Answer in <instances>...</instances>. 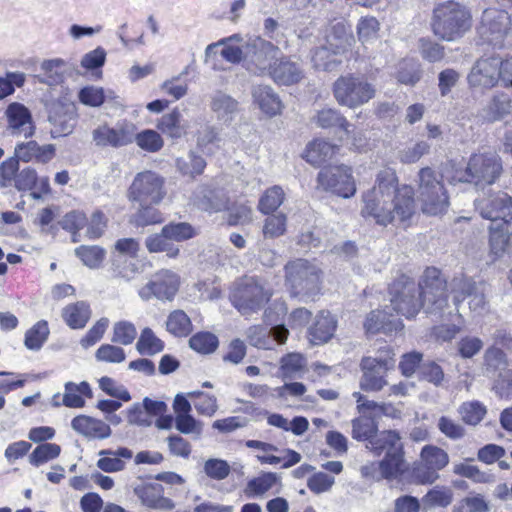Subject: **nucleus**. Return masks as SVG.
I'll list each match as a JSON object with an SVG mask.
<instances>
[{"instance_id":"052dcab7","label":"nucleus","mask_w":512,"mask_h":512,"mask_svg":"<svg viewBox=\"0 0 512 512\" xmlns=\"http://www.w3.org/2000/svg\"><path fill=\"white\" fill-rule=\"evenodd\" d=\"M453 500V493L451 489L446 487H435L427 492L422 501L425 506L431 507H446L451 504Z\"/></svg>"},{"instance_id":"423d86ee","label":"nucleus","mask_w":512,"mask_h":512,"mask_svg":"<svg viewBox=\"0 0 512 512\" xmlns=\"http://www.w3.org/2000/svg\"><path fill=\"white\" fill-rule=\"evenodd\" d=\"M512 33V17L503 9L487 8L483 11L477 34L483 43L502 48Z\"/></svg>"},{"instance_id":"bf43d9fd","label":"nucleus","mask_w":512,"mask_h":512,"mask_svg":"<svg viewBox=\"0 0 512 512\" xmlns=\"http://www.w3.org/2000/svg\"><path fill=\"white\" fill-rule=\"evenodd\" d=\"M420 64L414 60H404L400 63L397 79L405 85H415L421 78Z\"/></svg>"},{"instance_id":"412c9836","label":"nucleus","mask_w":512,"mask_h":512,"mask_svg":"<svg viewBox=\"0 0 512 512\" xmlns=\"http://www.w3.org/2000/svg\"><path fill=\"white\" fill-rule=\"evenodd\" d=\"M476 209L480 215L488 220H503L507 222L512 218V197L507 193L498 192L488 198L476 199Z\"/></svg>"},{"instance_id":"e433bc0d","label":"nucleus","mask_w":512,"mask_h":512,"mask_svg":"<svg viewBox=\"0 0 512 512\" xmlns=\"http://www.w3.org/2000/svg\"><path fill=\"white\" fill-rule=\"evenodd\" d=\"M157 128L171 138H180L185 133L186 126L183 123L181 112L174 109L158 120Z\"/></svg>"},{"instance_id":"2f4dec72","label":"nucleus","mask_w":512,"mask_h":512,"mask_svg":"<svg viewBox=\"0 0 512 512\" xmlns=\"http://www.w3.org/2000/svg\"><path fill=\"white\" fill-rule=\"evenodd\" d=\"M336 319L329 312H321L310 328V335L315 344L325 343L331 339L336 330Z\"/></svg>"},{"instance_id":"6e6d98bb","label":"nucleus","mask_w":512,"mask_h":512,"mask_svg":"<svg viewBox=\"0 0 512 512\" xmlns=\"http://www.w3.org/2000/svg\"><path fill=\"white\" fill-rule=\"evenodd\" d=\"M377 432V425L369 417H359L352 421V437L359 441H370Z\"/></svg>"},{"instance_id":"7ed1b4c3","label":"nucleus","mask_w":512,"mask_h":512,"mask_svg":"<svg viewBox=\"0 0 512 512\" xmlns=\"http://www.w3.org/2000/svg\"><path fill=\"white\" fill-rule=\"evenodd\" d=\"M417 193L424 214H444L450 205L449 194L443 176L431 167H423L417 175Z\"/></svg>"},{"instance_id":"c9c22d12","label":"nucleus","mask_w":512,"mask_h":512,"mask_svg":"<svg viewBox=\"0 0 512 512\" xmlns=\"http://www.w3.org/2000/svg\"><path fill=\"white\" fill-rule=\"evenodd\" d=\"M336 149L337 147L329 142L317 139L307 145L303 157L313 166H319L330 159Z\"/></svg>"},{"instance_id":"9d476101","label":"nucleus","mask_w":512,"mask_h":512,"mask_svg":"<svg viewBox=\"0 0 512 512\" xmlns=\"http://www.w3.org/2000/svg\"><path fill=\"white\" fill-rule=\"evenodd\" d=\"M422 308L428 314L441 313L448 306L446 281L436 268H427L421 283Z\"/></svg>"},{"instance_id":"6e6552de","label":"nucleus","mask_w":512,"mask_h":512,"mask_svg":"<svg viewBox=\"0 0 512 512\" xmlns=\"http://www.w3.org/2000/svg\"><path fill=\"white\" fill-rule=\"evenodd\" d=\"M393 309L407 318L414 317L422 308L421 283L402 275L390 286Z\"/></svg>"},{"instance_id":"6ab92c4d","label":"nucleus","mask_w":512,"mask_h":512,"mask_svg":"<svg viewBox=\"0 0 512 512\" xmlns=\"http://www.w3.org/2000/svg\"><path fill=\"white\" fill-rule=\"evenodd\" d=\"M279 53L277 46L259 37L247 41L246 61L261 74L267 72L270 75V68L278 60Z\"/></svg>"},{"instance_id":"0eeeda50","label":"nucleus","mask_w":512,"mask_h":512,"mask_svg":"<svg viewBox=\"0 0 512 512\" xmlns=\"http://www.w3.org/2000/svg\"><path fill=\"white\" fill-rule=\"evenodd\" d=\"M273 290L263 279H245L233 292L232 303L243 315L261 309L272 297Z\"/></svg>"},{"instance_id":"9b49d317","label":"nucleus","mask_w":512,"mask_h":512,"mask_svg":"<svg viewBox=\"0 0 512 512\" xmlns=\"http://www.w3.org/2000/svg\"><path fill=\"white\" fill-rule=\"evenodd\" d=\"M164 183V178L155 172H140L129 188L128 197L139 204H159L166 195Z\"/></svg>"},{"instance_id":"393cba45","label":"nucleus","mask_w":512,"mask_h":512,"mask_svg":"<svg viewBox=\"0 0 512 512\" xmlns=\"http://www.w3.org/2000/svg\"><path fill=\"white\" fill-rule=\"evenodd\" d=\"M72 429L88 438L104 439L110 436L111 428L105 422L87 415H79L71 421Z\"/></svg>"},{"instance_id":"680f3d73","label":"nucleus","mask_w":512,"mask_h":512,"mask_svg":"<svg viewBox=\"0 0 512 512\" xmlns=\"http://www.w3.org/2000/svg\"><path fill=\"white\" fill-rule=\"evenodd\" d=\"M76 255L89 268H98L105 257L104 249L99 246H80L75 250Z\"/></svg>"},{"instance_id":"f8f14e48","label":"nucleus","mask_w":512,"mask_h":512,"mask_svg":"<svg viewBox=\"0 0 512 512\" xmlns=\"http://www.w3.org/2000/svg\"><path fill=\"white\" fill-rule=\"evenodd\" d=\"M318 188L342 198H350L356 193L352 170L345 165L323 168L317 176Z\"/></svg>"},{"instance_id":"ddd939ff","label":"nucleus","mask_w":512,"mask_h":512,"mask_svg":"<svg viewBox=\"0 0 512 512\" xmlns=\"http://www.w3.org/2000/svg\"><path fill=\"white\" fill-rule=\"evenodd\" d=\"M394 353L386 348L377 357H365L361 361L364 371L360 381V387L365 391H380L387 381L384 379L382 372L394 367Z\"/></svg>"},{"instance_id":"37998d69","label":"nucleus","mask_w":512,"mask_h":512,"mask_svg":"<svg viewBox=\"0 0 512 512\" xmlns=\"http://www.w3.org/2000/svg\"><path fill=\"white\" fill-rule=\"evenodd\" d=\"M137 351L142 355H155L163 351L164 342L150 328H144L136 343Z\"/></svg>"},{"instance_id":"f257e3e1","label":"nucleus","mask_w":512,"mask_h":512,"mask_svg":"<svg viewBox=\"0 0 512 512\" xmlns=\"http://www.w3.org/2000/svg\"><path fill=\"white\" fill-rule=\"evenodd\" d=\"M363 217H372L375 222L387 226L395 221L404 223L416 211L414 191L410 186L397 189V177L391 170L378 174L376 185L363 195Z\"/></svg>"},{"instance_id":"4468645a","label":"nucleus","mask_w":512,"mask_h":512,"mask_svg":"<svg viewBox=\"0 0 512 512\" xmlns=\"http://www.w3.org/2000/svg\"><path fill=\"white\" fill-rule=\"evenodd\" d=\"M136 125L128 120L120 121L115 127L103 123L91 132L92 142L99 148H120L134 142Z\"/></svg>"},{"instance_id":"79ce46f5","label":"nucleus","mask_w":512,"mask_h":512,"mask_svg":"<svg viewBox=\"0 0 512 512\" xmlns=\"http://www.w3.org/2000/svg\"><path fill=\"white\" fill-rule=\"evenodd\" d=\"M166 329L176 337H185L192 331V323L183 310H175L167 318Z\"/></svg>"},{"instance_id":"49530a36","label":"nucleus","mask_w":512,"mask_h":512,"mask_svg":"<svg viewBox=\"0 0 512 512\" xmlns=\"http://www.w3.org/2000/svg\"><path fill=\"white\" fill-rule=\"evenodd\" d=\"M316 124L321 128H330L339 126L343 129L346 138L349 136V123L346 119L336 110L325 108L320 110L314 117Z\"/></svg>"},{"instance_id":"13d9d810","label":"nucleus","mask_w":512,"mask_h":512,"mask_svg":"<svg viewBox=\"0 0 512 512\" xmlns=\"http://www.w3.org/2000/svg\"><path fill=\"white\" fill-rule=\"evenodd\" d=\"M137 336V330L129 321H118L113 325V336L111 341L122 345H130Z\"/></svg>"},{"instance_id":"c03bdc74","label":"nucleus","mask_w":512,"mask_h":512,"mask_svg":"<svg viewBox=\"0 0 512 512\" xmlns=\"http://www.w3.org/2000/svg\"><path fill=\"white\" fill-rule=\"evenodd\" d=\"M176 167L181 174L195 177L203 173L206 161L202 156L190 151L186 157H180L176 160Z\"/></svg>"},{"instance_id":"58836bf2","label":"nucleus","mask_w":512,"mask_h":512,"mask_svg":"<svg viewBox=\"0 0 512 512\" xmlns=\"http://www.w3.org/2000/svg\"><path fill=\"white\" fill-rule=\"evenodd\" d=\"M510 249V234L503 228L491 229L489 234V257L492 261L502 258Z\"/></svg>"},{"instance_id":"c756f323","label":"nucleus","mask_w":512,"mask_h":512,"mask_svg":"<svg viewBox=\"0 0 512 512\" xmlns=\"http://www.w3.org/2000/svg\"><path fill=\"white\" fill-rule=\"evenodd\" d=\"M512 111V102L506 94H496L482 109L481 117L484 121L493 123L503 119Z\"/></svg>"},{"instance_id":"ea45409f","label":"nucleus","mask_w":512,"mask_h":512,"mask_svg":"<svg viewBox=\"0 0 512 512\" xmlns=\"http://www.w3.org/2000/svg\"><path fill=\"white\" fill-rule=\"evenodd\" d=\"M383 479L393 480L405 471L403 451L389 452L380 461Z\"/></svg>"},{"instance_id":"4d7b16f0","label":"nucleus","mask_w":512,"mask_h":512,"mask_svg":"<svg viewBox=\"0 0 512 512\" xmlns=\"http://www.w3.org/2000/svg\"><path fill=\"white\" fill-rule=\"evenodd\" d=\"M306 366L305 358L299 353H290L281 359V373L284 378H293Z\"/></svg>"},{"instance_id":"de8ad7c7","label":"nucleus","mask_w":512,"mask_h":512,"mask_svg":"<svg viewBox=\"0 0 512 512\" xmlns=\"http://www.w3.org/2000/svg\"><path fill=\"white\" fill-rule=\"evenodd\" d=\"M187 396L197 399L194 402V407L200 415L212 417L218 411V402L214 395L202 391H191L187 393Z\"/></svg>"},{"instance_id":"4be33fe9","label":"nucleus","mask_w":512,"mask_h":512,"mask_svg":"<svg viewBox=\"0 0 512 512\" xmlns=\"http://www.w3.org/2000/svg\"><path fill=\"white\" fill-rule=\"evenodd\" d=\"M421 459L426 470L419 468L417 478L422 484H431L438 479L437 471L443 469L449 462L448 454L436 446H425L421 451Z\"/></svg>"},{"instance_id":"4c0bfd02","label":"nucleus","mask_w":512,"mask_h":512,"mask_svg":"<svg viewBox=\"0 0 512 512\" xmlns=\"http://www.w3.org/2000/svg\"><path fill=\"white\" fill-rule=\"evenodd\" d=\"M63 66L64 62L60 59L43 61L39 73L35 77L40 83L49 86L58 85L63 81Z\"/></svg>"},{"instance_id":"473e14b6","label":"nucleus","mask_w":512,"mask_h":512,"mask_svg":"<svg viewBox=\"0 0 512 512\" xmlns=\"http://www.w3.org/2000/svg\"><path fill=\"white\" fill-rule=\"evenodd\" d=\"M83 396L92 398V390L87 382L83 381L79 384L67 382L62 396V405L69 408H82L85 406Z\"/></svg>"},{"instance_id":"f704fd0d","label":"nucleus","mask_w":512,"mask_h":512,"mask_svg":"<svg viewBox=\"0 0 512 512\" xmlns=\"http://www.w3.org/2000/svg\"><path fill=\"white\" fill-rule=\"evenodd\" d=\"M89 305L84 301L67 305L62 311V317L72 329L83 328L90 319Z\"/></svg>"},{"instance_id":"20e7f679","label":"nucleus","mask_w":512,"mask_h":512,"mask_svg":"<svg viewBox=\"0 0 512 512\" xmlns=\"http://www.w3.org/2000/svg\"><path fill=\"white\" fill-rule=\"evenodd\" d=\"M502 171L501 158L495 151H478L469 157L466 168L458 171L453 179L484 188L494 184Z\"/></svg>"},{"instance_id":"7c9ffc66","label":"nucleus","mask_w":512,"mask_h":512,"mask_svg":"<svg viewBox=\"0 0 512 512\" xmlns=\"http://www.w3.org/2000/svg\"><path fill=\"white\" fill-rule=\"evenodd\" d=\"M218 44L223 46L221 56L230 63L246 61L247 41L244 42L239 34L220 39Z\"/></svg>"},{"instance_id":"a878e982","label":"nucleus","mask_w":512,"mask_h":512,"mask_svg":"<svg viewBox=\"0 0 512 512\" xmlns=\"http://www.w3.org/2000/svg\"><path fill=\"white\" fill-rule=\"evenodd\" d=\"M366 448L375 455H381L383 452L402 451L403 446L399 434L392 430L375 433V435L366 444Z\"/></svg>"},{"instance_id":"774afa93","label":"nucleus","mask_w":512,"mask_h":512,"mask_svg":"<svg viewBox=\"0 0 512 512\" xmlns=\"http://www.w3.org/2000/svg\"><path fill=\"white\" fill-rule=\"evenodd\" d=\"M286 222L287 218L282 213L267 217L263 226L264 236L267 238H276L283 235L286 231Z\"/></svg>"},{"instance_id":"338daca9","label":"nucleus","mask_w":512,"mask_h":512,"mask_svg":"<svg viewBox=\"0 0 512 512\" xmlns=\"http://www.w3.org/2000/svg\"><path fill=\"white\" fill-rule=\"evenodd\" d=\"M459 413L463 421L470 425L478 424L486 414V408L479 402L463 403Z\"/></svg>"},{"instance_id":"e2e57ef3","label":"nucleus","mask_w":512,"mask_h":512,"mask_svg":"<svg viewBox=\"0 0 512 512\" xmlns=\"http://www.w3.org/2000/svg\"><path fill=\"white\" fill-rule=\"evenodd\" d=\"M203 426V422L197 420L192 414L175 417V428L182 434L199 438L203 432Z\"/></svg>"},{"instance_id":"b1692460","label":"nucleus","mask_w":512,"mask_h":512,"mask_svg":"<svg viewBox=\"0 0 512 512\" xmlns=\"http://www.w3.org/2000/svg\"><path fill=\"white\" fill-rule=\"evenodd\" d=\"M269 76L275 83L289 86L300 82L304 77V72L297 62H293L287 57H282L274 61L273 66L270 68Z\"/></svg>"},{"instance_id":"a18cd8bd","label":"nucleus","mask_w":512,"mask_h":512,"mask_svg":"<svg viewBox=\"0 0 512 512\" xmlns=\"http://www.w3.org/2000/svg\"><path fill=\"white\" fill-rule=\"evenodd\" d=\"M134 142L139 148L149 153H156L164 146L162 136L152 129H145L139 133H137V129L134 130Z\"/></svg>"},{"instance_id":"aec40b11","label":"nucleus","mask_w":512,"mask_h":512,"mask_svg":"<svg viewBox=\"0 0 512 512\" xmlns=\"http://www.w3.org/2000/svg\"><path fill=\"white\" fill-rule=\"evenodd\" d=\"M6 119V132L12 136L32 137L35 133V124L30 110L23 104L13 102L4 112Z\"/></svg>"},{"instance_id":"8fccbe9b","label":"nucleus","mask_w":512,"mask_h":512,"mask_svg":"<svg viewBox=\"0 0 512 512\" xmlns=\"http://www.w3.org/2000/svg\"><path fill=\"white\" fill-rule=\"evenodd\" d=\"M218 344V338L210 332H198L189 340L190 348L200 354L213 353Z\"/></svg>"},{"instance_id":"0e129e2a","label":"nucleus","mask_w":512,"mask_h":512,"mask_svg":"<svg viewBox=\"0 0 512 512\" xmlns=\"http://www.w3.org/2000/svg\"><path fill=\"white\" fill-rule=\"evenodd\" d=\"M163 228L165 235L175 242L185 241L196 235L195 229L186 222L170 223Z\"/></svg>"},{"instance_id":"dca6fc26","label":"nucleus","mask_w":512,"mask_h":512,"mask_svg":"<svg viewBox=\"0 0 512 512\" xmlns=\"http://www.w3.org/2000/svg\"><path fill=\"white\" fill-rule=\"evenodd\" d=\"M340 29L341 35L327 36L329 47H319L313 52L311 60L316 69L332 71L341 64L342 61L338 59V56L350 48L352 39L346 35L343 26Z\"/></svg>"},{"instance_id":"a211bd4d","label":"nucleus","mask_w":512,"mask_h":512,"mask_svg":"<svg viewBox=\"0 0 512 512\" xmlns=\"http://www.w3.org/2000/svg\"><path fill=\"white\" fill-rule=\"evenodd\" d=\"M501 59L487 57L478 59L472 66L467 81L470 87L491 89L499 82Z\"/></svg>"},{"instance_id":"f3484780","label":"nucleus","mask_w":512,"mask_h":512,"mask_svg":"<svg viewBox=\"0 0 512 512\" xmlns=\"http://www.w3.org/2000/svg\"><path fill=\"white\" fill-rule=\"evenodd\" d=\"M179 277L170 270H160L152 279L139 290V296L143 300L156 297L159 300H171L178 291Z\"/></svg>"},{"instance_id":"c85d7f7f","label":"nucleus","mask_w":512,"mask_h":512,"mask_svg":"<svg viewBox=\"0 0 512 512\" xmlns=\"http://www.w3.org/2000/svg\"><path fill=\"white\" fill-rule=\"evenodd\" d=\"M99 455L102 456L97 466L104 472L112 473L122 471L125 468V461L123 459H131L133 453L128 448H119L113 450H101Z\"/></svg>"},{"instance_id":"39448f33","label":"nucleus","mask_w":512,"mask_h":512,"mask_svg":"<svg viewBox=\"0 0 512 512\" xmlns=\"http://www.w3.org/2000/svg\"><path fill=\"white\" fill-rule=\"evenodd\" d=\"M286 285L291 296L306 300L320 290L321 270L304 259H296L285 266Z\"/></svg>"},{"instance_id":"72a5a7b5","label":"nucleus","mask_w":512,"mask_h":512,"mask_svg":"<svg viewBox=\"0 0 512 512\" xmlns=\"http://www.w3.org/2000/svg\"><path fill=\"white\" fill-rule=\"evenodd\" d=\"M49 122L51 124V136L53 138H58L71 134L73 132L76 120L72 112H68L63 108H59L50 114Z\"/></svg>"},{"instance_id":"bb28decb","label":"nucleus","mask_w":512,"mask_h":512,"mask_svg":"<svg viewBox=\"0 0 512 512\" xmlns=\"http://www.w3.org/2000/svg\"><path fill=\"white\" fill-rule=\"evenodd\" d=\"M364 327L369 333L383 331L390 333L402 328L401 321L385 310H374L366 318Z\"/></svg>"},{"instance_id":"5701e85b","label":"nucleus","mask_w":512,"mask_h":512,"mask_svg":"<svg viewBox=\"0 0 512 512\" xmlns=\"http://www.w3.org/2000/svg\"><path fill=\"white\" fill-rule=\"evenodd\" d=\"M251 95L253 104L268 117L280 114L284 108L279 95L269 85L253 86Z\"/></svg>"},{"instance_id":"2eb2a0df","label":"nucleus","mask_w":512,"mask_h":512,"mask_svg":"<svg viewBox=\"0 0 512 512\" xmlns=\"http://www.w3.org/2000/svg\"><path fill=\"white\" fill-rule=\"evenodd\" d=\"M456 304L467 300L468 307L475 315L486 311L488 306L486 285L468 278H455L452 282Z\"/></svg>"},{"instance_id":"f03ea898","label":"nucleus","mask_w":512,"mask_h":512,"mask_svg":"<svg viewBox=\"0 0 512 512\" xmlns=\"http://www.w3.org/2000/svg\"><path fill=\"white\" fill-rule=\"evenodd\" d=\"M431 27L439 39L455 41L471 29L472 15L466 6L449 0L435 7Z\"/></svg>"},{"instance_id":"cd10ccee","label":"nucleus","mask_w":512,"mask_h":512,"mask_svg":"<svg viewBox=\"0 0 512 512\" xmlns=\"http://www.w3.org/2000/svg\"><path fill=\"white\" fill-rule=\"evenodd\" d=\"M210 107L217 119L225 123L231 122L239 112L238 101L222 92L213 95Z\"/></svg>"},{"instance_id":"603ef678","label":"nucleus","mask_w":512,"mask_h":512,"mask_svg":"<svg viewBox=\"0 0 512 512\" xmlns=\"http://www.w3.org/2000/svg\"><path fill=\"white\" fill-rule=\"evenodd\" d=\"M48 335L47 322L39 321L26 332L24 344L30 350H39L47 340Z\"/></svg>"},{"instance_id":"3c124183","label":"nucleus","mask_w":512,"mask_h":512,"mask_svg":"<svg viewBox=\"0 0 512 512\" xmlns=\"http://www.w3.org/2000/svg\"><path fill=\"white\" fill-rule=\"evenodd\" d=\"M285 194L280 186H273L265 191L259 200L258 208L268 214L275 211L283 203Z\"/></svg>"},{"instance_id":"1a4fd4ad","label":"nucleus","mask_w":512,"mask_h":512,"mask_svg":"<svg viewBox=\"0 0 512 512\" xmlns=\"http://www.w3.org/2000/svg\"><path fill=\"white\" fill-rule=\"evenodd\" d=\"M333 94L340 105L356 108L369 102L375 96V89L364 78L346 75L334 82Z\"/></svg>"},{"instance_id":"864d4df0","label":"nucleus","mask_w":512,"mask_h":512,"mask_svg":"<svg viewBox=\"0 0 512 512\" xmlns=\"http://www.w3.org/2000/svg\"><path fill=\"white\" fill-rule=\"evenodd\" d=\"M78 97L80 102L86 106L99 107L106 99L113 98L114 95L111 91L105 94L103 88L87 86L80 90Z\"/></svg>"},{"instance_id":"a19ab883","label":"nucleus","mask_w":512,"mask_h":512,"mask_svg":"<svg viewBox=\"0 0 512 512\" xmlns=\"http://www.w3.org/2000/svg\"><path fill=\"white\" fill-rule=\"evenodd\" d=\"M145 246L150 253L166 252L170 258H175L179 254V248L171 243L170 238L164 233V228L161 233L147 237Z\"/></svg>"},{"instance_id":"69168bd1","label":"nucleus","mask_w":512,"mask_h":512,"mask_svg":"<svg viewBox=\"0 0 512 512\" xmlns=\"http://www.w3.org/2000/svg\"><path fill=\"white\" fill-rule=\"evenodd\" d=\"M488 510V503L479 494L467 496L453 507V512H488Z\"/></svg>"},{"instance_id":"09e8293b","label":"nucleus","mask_w":512,"mask_h":512,"mask_svg":"<svg viewBox=\"0 0 512 512\" xmlns=\"http://www.w3.org/2000/svg\"><path fill=\"white\" fill-rule=\"evenodd\" d=\"M356 29L358 40L362 44H367L378 38L380 23L375 17L366 16L360 18Z\"/></svg>"},{"instance_id":"5fc2aeb1","label":"nucleus","mask_w":512,"mask_h":512,"mask_svg":"<svg viewBox=\"0 0 512 512\" xmlns=\"http://www.w3.org/2000/svg\"><path fill=\"white\" fill-rule=\"evenodd\" d=\"M61 448L54 443L38 445L29 456V461L34 466H40L59 456Z\"/></svg>"}]
</instances>
